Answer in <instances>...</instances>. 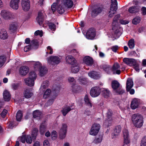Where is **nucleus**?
Instances as JSON below:
<instances>
[{
	"mask_svg": "<svg viewBox=\"0 0 146 146\" xmlns=\"http://www.w3.org/2000/svg\"><path fill=\"white\" fill-rule=\"evenodd\" d=\"M131 121L133 124L137 127H141L143 123V118L141 115L134 114L131 117Z\"/></svg>",
	"mask_w": 146,
	"mask_h": 146,
	"instance_id": "nucleus-1",
	"label": "nucleus"
},
{
	"mask_svg": "<svg viewBox=\"0 0 146 146\" xmlns=\"http://www.w3.org/2000/svg\"><path fill=\"white\" fill-rule=\"evenodd\" d=\"M36 77V73L34 71L29 73V76L25 79V82L26 85L29 86H33L35 84V81Z\"/></svg>",
	"mask_w": 146,
	"mask_h": 146,
	"instance_id": "nucleus-2",
	"label": "nucleus"
},
{
	"mask_svg": "<svg viewBox=\"0 0 146 146\" xmlns=\"http://www.w3.org/2000/svg\"><path fill=\"white\" fill-rule=\"evenodd\" d=\"M1 15L4 19L7 20L13 19L15 17L13 13L5 10H2L1 11Z\"/></svg>",
	"mask_w": 146,
	"mask_h": 146,
	"instance_id": "nucleus-3",
	"label": "nucleus"
},
{
	"mask_svg": "<svg viewBox=\"0 0 146 146\" xmlns=\"http://www.w3.org/2000/svg\"><path fill=\"white\" fill-rule=\"evenodd\" d=\"M100 125L99 124L94 123L91 127L89 133L90 135L95 136L96 135L100 129Z\"/></svg>",
	"mask_w": 146,
	"mask_h": 146,
	"instance_id": "nucleus-4",
	"label": "nucleus"
},
{
	"mask_svg": "<svg viewBox=\"0 0 146 146\" xmlns=\"http://www.w3.org/2000/svg\"><path fill=\"white\" fill-rule=\"evenodd\" d=\"M61 57L52 56L47 58L48 62L50 64H58L60 61Z\"/></svg>",
	"mask_w": 146,
	"mask_h": 146,
	"instance_id": "nucleus-5",
	"label": "nucleus"
},
{
	"mask_svg": "<svg viewBox=\"0 0 146 146\" xmlns=\"http://www.w3.org/2000/svg\"><path fill=\"white\" fill-rule=\"evenodd\" d=\"M100 92V89L99 87H95L91 88L90 93L91 96L96 97L99 95Z\"/></svg>",
	"mask_w": 146,
	"mask_h": 146,
	"instance_id": "nucleus-6",
	"label": "nucleus"
},
{
	"mask_svg": "<svg viewBox=\"0 0 146 146\" xmlns=\"http://www.w3.org/2000/svg\"><path fill=\"white\" fill-rule=\"evenodd\" d=\"M67 125L66 124H62V126L59 132L60 137V139H63L66 137L67 132Z\"/></svg>",
	"mask_w": 146,
	"mask_h": 146,
	"instance_id": "nucleus-7",
	"label": "nucleus"
},
{
	"mask_svg": "<svg viewBox=\"0 0 146 146\" xmlns=\"http://www.w3.org/2000/svg\"><path fill=\"white\" fill-rule=\"evenodd\" d=\"M96 34L95 30L93 28L89 29L86 33V37L89 39H93L95 36Z\"/></svg>",
	"mask_w": 146,
	"mask_h": 146,
	"instance_id": "nucleus-8",
	"label": "nucleus"
},
{
	"mask_svg": "<svg viewBox=\"0 0 146 146\" xmlns=\"http://www.w3.org/2000/svg\"><path fill=\"white\" fill-rule=\"evenodd\" d=\"M21 5L23 9L25 11H27L30 8V2L29 0H22Z\"/></svg>",
	"mask_w": 146,
	"mask_h": 146,
	"instance_id": "nucleus-9",
	"label": "nucleus"
},
{
	"mask_svg": "<svg viewBox=\"0 0 146 146\" xmlns=\"http://www.w3.org/2000/svg\"><path fill=\"white\" fill-rule=\"evenodd\" d=\"M123 132L124 138V143L125 144L128 145L130 142L128 131L127 130L125 129L123 130Z\"/></svg>",
	"mask_w": 146,
	"mask_h": 146,
	"instance_id": "nucleus-10",
	"label": "nucleus"
},
{
	"mask_svg": "<svg viewBox=\"0 0 146 146\" xmlns=\"http://www.w3.org/2000/svg\"><path fill=\"white\" fill-rule=\"evenodd\" d=\"M19 2L20 0H11L10 6L13 9L17 10L19 8Z\"/></svg>",
	"mask_w": 146,
	"mask_h": 146,
	"instance_id": "nucleus-11",
	"label": "nucleus"
},
{
	"mask_svg": "<svg viewBox=\"0 0 146 146\" xmlns=\"http://www.w3.org/2000/svg\"><path fill=\"white\" fill-rule=\"evenodd\" d=\"M120 66L117 63H115L113 65L112 68V71L113 74H119L121 73V70H120Z\"/></svg>",
	"mask_w": 146,
	"mask_h": 146,
	"instance_id": "nucleus-12",
	"label": "nucleus"
},
{
	"mask_svg": "<svg viewBox=\"0 0 146 146\" xmlns=\"http://www.w3.org/2000/svg\"><path fill=\"white\" fill-rule=\"evenodd\" d=\"M29 68L27 66H23L21 67L19 69V72L20 74L25 76L29 72Z\"/></svg>",
	"mask_w": 146,
	"mask_h": 146,
	"instance_id": "nucleus-13",
	"label": "nucleus"
},
{
	"mask_svg": "<svg viewBox=\"0 0 146 146\" xmlns=\"http://www.w3.org/2000/svg\"><path fill=\"white\" fill-rule=\"evenodd\" d=\"M61 3L67 8H71L73 5V2L71 0H62Z\"/></svg>",
	"mask_w": 146,
	"mask_h": 146,
	"instance_id": "nucleus-14",
	"label": "nucleus"
},
{
	"mask_svg": "<svg viewBox=\"0 0 146 146\" xmlns=\"http://www.w3.org/2000/svg\"><path fill=\"white\" fill-rule=\"evenodd\" d=\"M123 61L126 64L130 66H133L136 62L134 59L126 58H124Z\"/></svg>",
	"mask_w": 146,
	"mask_h": 146,
	"instance_id": "nucleus-15",
	"label": "nucleus"
},
{
	"mask_svg": "<svg viewBox=\"0 0 146 146\" xmlns=\"http://www.w3.org/2000/svg\"><path fill=\"white\" fill-rule=\"evenodd\" d=\"M3 98L5 101H9L11 98V95L9 92L7 90H4L3 93Z\"/></svg>",
	"mask_w": 146,
	"mask_h": 146,
	"instance_id": "nucleus-16",
	"label": "nucleus"
},
{
	"mask_svg": "<svg viewBox=\"0 0 146 146\" xmlns=\"http://www.w3.org/2000/svg\"><path fill=\"white\" fill-rule=\"evenodd\" d=\"M66 62L69 64L74 65L76 63V61L75 58L72 56H68L66 58Z\"/></svg>",
	"mask_w": 146,
	"mask_h": 146,
	"instance_id": "nucleus-17",
	"label": "nucleus"
},
{
	"mask_svg": "<svg viewBox=\"0 0 146 146\" xmlns=\"http://www.w3.org/2000/svg\"><path fill=\"white\" fill-rule=\"evenodd\" d=\"M88 75L90 78L94 79H98L100 77L99 74L96 71H92L88 73Z\"/></svg>",
	"mask_w": 146,
	"mask_h": 146,
	"instance_id": "nucleus-18",
	"label": "nucleus"
},
{
	"mask_svg": "<svg viewBox=\"0 0 146 146\" xmlns=\"http://www.w3.org/2000/svg\"><path fill=\"white\" fill-rule=\"evenodd\" d=\"M36 20L40 25H41L42 24L44 21V18L42 12H38V17L36 18Z\"/></svg>",
	"mask_w": 146,
	"mask_h": 146,
	"instance_id": "nucleus-19",
	"label": "nucleus"
},
{
	"mask_svg": "<svg viewBox=\"0 0 146 146\" xmlns=\"http://www.w3.org/2000/svg\"><path fill=\"white\" fill-rule=\"evenodd\" d=\"M33 95L31 90L30 88H27L24 92V96L25 98H31Z\"/></svg>",
	"mask_w": 146,
	"mask_h": 146,
	"instance_id": "nucleus-20",
	"label": "nucleus"
},
{
	"mask_svg": "<svg viewBox=\"0 0 146 146\" xmlns=\"http://www.w3.org/2000/svg\"><path fill=\"white\" fill-rule=\"evenodd\" d=\"M18 24L16 22H14L11 23L9 25V30L10 32H14L16 30Z\"/></svg>",
	"mask_w": 146,
	"mask_h": 146,
	"instance_id": "nucleus-21",
	"label": "nucleus"
},
{
	"mask_svg": "<svg viewBox=\"0 0 146 146\" xmlns=\"http://www.w3.org/2000/svg\"><path fill=\"white\" fill-rule=\"evenodd\" d=\"M84 62L88 66L92 65L93 61L92 58L89 56L85 57L83 59Z\"/></svg>",
	"mask_w": 146,
	"mask_h": 146,
	"instance_id": "nucleus-22",
	"label": "nucleus"
},
{
	"mask_svg": "<svg viewBox=\"0 0 146 146\" xmlns=\"http://www.w3.org/2000/svg\"><path fill=\"white\" fill-rule=\"evenodd\" d=\"M71 107L72 106L70 107L67 106H64L62 107V110L61 111L64 116H65L66 114L72 109L71 108Z\"/></svg>",
	"mask_w": 146,
	"mask_h": 146,
	"instance_id": "nucleus-23",
	"label": "nucleus"
},
{
	"mask_svg": "<svg viewBox=\"0 0 146 146\" xmlns=\"http://www.w3.org/2000/svg\"><path fill=\"white\" fill-rule=\"evenodd\" d=\"M67 8L62 3L60 4L57 7L58 12L60 14L63 13Z\"/></svg>",
	"mask_w": 146,
	"mask_h": 146,
	"instance_id": "nucleus-24",
	"label": "nucleus"
},
{
	"mask_svg": "<svg viewBox=\"0 0 146 146\" xmlns=\"http://www.w3.org/2000/svg\"><path fill=\"white\" fill-rule=\"evenodd\" d=\"M139 104V100L137 99L134 98L132 101L131 104V108L133 109H135L138 107Z\"/></svg>",
	"mask_w": 146,
	"mask_h": 146,
	"instance_id": "nucleus-25",
	"label": "nucleus"
},
{
	"mask_svg": "<svg viewBox=\"0 0 146 146\" xmlns=\"http://www.w3.org/2000/svg\"><path fill=\"white\" fill-rule=\"evenodd\" d=\"M8 34L6 31L4 29L0 30V38L4 40L8 37Z\"/></svg>",
	"mask_w": 146,
	"mask_h": 146,
	"instance_id": "nucleus-26",
	"label": "nucleus"
},
{
	"mask_svg": "<svg viewBox=\"0 0 146 146\" xmlns=\"http://www.w3.org/2000/svg\"><path fill=\"white\" fill-rule=\"evenodd\" d=\"M103 70L108 74H110L111 73L112 68L108 65H104L103 67Z\"/></svg>",
	"mask_w": 146,
	"mask_h": 146,
	"instance_id": "nucleus-27",
	"label": "nucleus"
},
{
	"mask_svg": "<svg viewBox=\"0 0 146 146\" xmlns=\"http://www.w3.org/2000/svg\"><path fill=\"white\" fill-rule=\"evenodd\" d=\"M133 85V82L132 79L129 78L127 80L126 84V89L129 90V88H131Z\"/></svg>",
	"mask_w": 146,
	"mask_h": 146,
	"instance_id": "nucleus-28",
	"label": "nucleus"
},
{
	"mask_svg": "<svg viewBox=\"0 0 146 146\" xmlns=\"http://www.w3.org/2000/svg\"><path fill=\"white\" fill-rule=\"evenodd\" d=\"M121 127L120 125L116 126L114 129V132L113 134L115 137L118 135L121 131Z\"/></svg>",
	"mask_w": 146,
	"mask_h": 146,
	"instance_id": "nucleus-29",
	"label": "nucleus"
},
{
	"mask_svg": "<svg viewBox=\"0 0 146 146\" xmlns=\"http://www.w3.org/2000/svg\"><path fill=\"white\" fill-rule=\"evenodd\" d=\"M120 84L117 80L113 81L111 83V86L114 91L120 87Z\"/></svg>",
	"mask_w": 146,
	"mask_h": 146,
	"instance_id": "nucleus-30",
	"label": "nucleus"
},
{
	"mask_svg": "<svg viewBox=\"0 0 146 146\" xmlns=\"http://www.w3.org/2000/svg\"><path fill=\"white\" fill-rule=\"evenodd\" d=\"M84 100L85 104L90 108H91L92 106V104L91 100L87 95L85 96L84 98Z\"/></svg>",
	"mask_w": 146,
	"mask_h": 146,
	"instance_id": "nucleus-31",
	"label": "nucleus"
},
{
	"mask_svg": "<svg viewBox=\"0 0 146 146\" xmlns=\"http://www.w3.org/2000/svg\"><path fill=\"white\" fill-rule=\"evenodd\" d=\"M79 66L77 63H75L74 65H72L71 71L73 73H77L79 71Z\"/></svg>",
	"mask_w": 146,
	"mask_h": 146,
	"instance_id": "nucleus-32",
	"label": "nucleus"
},
{
	"mask_svg": "<svg viewBox=\"0 0 146 146\" xmlns=\"http://www.w3.org/2000/svg\"><path fill=\"white\" fill-rule=\"evenodd\" d=\"M102 11V9L100 7H98L93 10L91 13L92 16H96L98 13H100Z\"/></svg>",
	"mask_w": 146,
	"mask_h": 146,
	"instance_id": "nucleus-33",
	"label": "nucleus"
},
{
	"mask_svg": "<svg viewBox=\"0 0 146 146\" xmlns=\"http://www.w3.org/2000/svg\"><path fill=\"white\" fill-rule=\"evenodd\" d=\"M103 94L105 98H108L111 95L110 92L107 89H104L102 90Z\"/></svg>",
	"mask_w": 146,
	"mask_h": 146,
	"instance_id": "nucleus-34",
	"label": "nucleus"
},
{
	"mask_svg": "<svg viewBox=\"0 0 146 146\" xmlns=\"http://www.w3.org/2000/svg\"><path fill=\"white\" fill-rule=\"evenodd\" d=\"M40 75L41 76H44L47 72V70L46 68L44 67H42L39 70Z\"/></svg>",
	"mask_w": 146,
	"mask_h": 146,
	"instance_id": "nucleus-35",
	"label": "nucleus"
},
{
	"mask_svg": "<svg viewBox=\"0 0 146 146\" xmlns=\"http://www.w3.org/2000/svg\"><path fill=\"white\" fill-rule=\"evenodd\" d=\"M117 9L116 8H113L112 7H110L108 12V15L110 17H112L113 15L115 14Z\"/></svg>",
	"mask_w": 146,
	"mask_h": 146,
	"instance_id": "nucleus-36",
	"label": "nucleus"
},
{
	"mask_svg": "<svg viewBox=\"0 0 146 146\" xmlns=\"http://www.w3.org/2000/svg\"><path fill=\"white\" fill-rule=\"evenodd\" d=\"M46 125L44 123H42L40 127L39 131L41 135L44 134L46 129Z\"/></svg>",
	"mask_w": 146,
	"mask_h": 146,
	"instance_id": "nucleus-37",
	"label": "nucleus"
},
{
	"mask_svg": "<svg viewBox=\"0 0 146 146\" xmlns=\"http://www.w3.org/2000/svg\"><path fill=\"white\" fill-rule=\"evenodd\" d=\"M128 11L131 13H135L138 12V9L136 6H132L129 8Z\"/></svg>",
	"mask_w": 146,
	"mask_h": 146,
	"instance_id": "nucleus-38",
	"label": "nucleus"
},
{
	"mask_svg": "<svg viewBox=\"0 0 146 146\" xmlns=\"http://www.w3.org/2000/svg\"><path fill=\"white\" fill-rule=\"evenodd\" d=\"M30 45L32 47L36 48L38 46V42L36 40H33L31 42Z\"/></svg>",
	"mask_w": 146,
	"mask_h": 146,
	"instance_id": "nucleus-39",
	"label": "nucleus"
},
{
	"mask_svg": "<svg viewBox=\"0 0 146 146\" xmlns=\"http://www.w3.org/2000/svg\"><path fill=\"white\" fill-rule=\"evenodd\" d=\"M114 92L117 95H121L125 93V90L122 88H118L114 91Z\"/></svg>",
	"mask_w": 146,
	"mask_h": 146,
	"instance_id": "nucleus-40",
	"label": "nucleus"
},
{
	"mask_svg": "<svg viewBox=\"0 0 146 146\" xmlns=\"http://www.w3.org/2000/svg\"><path fill=\"white\" fill-rule=\"evenodd\" d=\"M41 113L38 110L35 111L33 113V116L34 118H40V116L41 115Z\"/></svg>",
	"mask_w": 146,
	"mask_h": 146,
	"instance_id": "nucleus-41",
	"label": "nucleus"
},
{
	"mask_svg": "<svg viewBox=\"0 0 146 146\" xmlns=\"http://www.w3.org/2000/svg\"><path fill=\"white\" fill-rule=\"evenodd\" d=\"M38 133V129L37 128H34L32 132V137L33 139H35Z\"/></svg>",
	"mask_w": 146,
	"mask_h": 146,
	"instance_id": "nucleus-42",
	"label": "nucleus"
},
{
	"mask_svg": "<svg viewBox=\"0 0 146 146\" xmlns=\"http://www.w3.org/2000/svg\"><path fill=\"white\" fill-rule=\"evenodd\" d=\"M113 123L112 118L110 119L107 118L104 122V124L107 127L110 126Z\"/></svg>",
	"mask_w": 146,
	"mask_h": 146,
	"instance_id": "nucleus-43",
	"label": "nucleus"
},
{
	"mask_svg": "<svg viewBox=\"0 0 146 146\" xmlns=\"http://www.w3.org/2000/svg\"><path fill=\"white\" fill-rule=\"evenodd\" d=\"M23 117L22 111H19L17 113L16 115V119L18 121H21Z\"/></svg>",
	"mask_w": 146,
	"mask_h": 146,
	"instance_id": "nucleus-44",
	"label": "nucleus"
},
{
	"mask_svg": "<svg viewBox=\"0 0 146 146\" xmlns=\"http://www.w3.org/2000/svg\"><path fill=\"white\" fill-rule=\"evenodd\" d=\"M49 82L47 80L43 82L40 87V89H45L49 85Z\"/></svg>",
	"mask_w": 146,
	"mask_h": 146,
	"instance_id": "nucleus-45",
	"label": "nucleus"
},
{
	"mask_svg": "<svg viewBox=\"0 0 146 146\" xmlns=\"http://www.w3.org/2000/svg\"><path fill=\"white\" fill-rule=\"evenodd\" d=\"M6 60V58L5 56H0V68L3 66Z\"/></svg>",
	"mask_w": 146,
	"mask_h": 146,
	"instance_id": "nucleus-46",
	"label": "nucleus"
},
{
	"mask_svg": "<svg viewBox=\"0 0 146 146\" xmlns=\"http://www.w3.org/2000/svg\"><path fill=\"white\" fill-rule=\"evenodd\" d=\"M110 7L117 9V3L116 0H111Z\"/></svg>",
	"mask_w": 146,
	"mask_h": 146,
	"instance_id": "nucleus-47",
	"label": "nucleus"
},
{
	"mask_svg": "<svg viewBox=\"0 0 146 146\" xmlns=\"http://www.w3.org/2000/svg\"><path fill=\"white\" fill-rule=\"evenodd\" d=\"M120 15H117L115 16L114 18L113 21L112 23L113 27L116 25L117 21L119 20L120 18ZM113 30H114V27L112 28Z\"/></svg>",
	"mask_w": 146,
	"mask_h": 146,
	"instance_id": "nucleus-48",
	"label": "nucleus"
},
{
	"mask_svg": "<svg viewBox=\"0 0 146 146\" xmlns=\"http://www.w3.org/2000/svg\"><path fill=\"white\" fill-rule=\"evenodd\" d=\"M51 93V90L48 89L45 92L43 95V97L44 99H46L48 98L50 96Z\"/></svg>",
	"mask_w": 146,
	"mask_h": 146,
	"instance_id": "nucleus-49",
	"label": "nucleus"
},
{
	"mask_svg": "<svg viewBox=\"0 0 146 146\" xmlns=\"http://www.w3.org/2000/svg\"><path fill=\"white\" fill-rule=\"evenodd\" d=\"M102 140V136L99 135L95 138V139L93 141V143L95 144H97L100 143Z\"/></svg>",
	"mask_w": 146,
	"mask_h": 146,
	"instance_id": "nucleus-50",
	"label": "nucleus"
},
{
	"mask_svg": "<svg viewBox=\"0 0 146 146\" xmlns=\"http://www.w3.org/2000/svg\"><path fill=\"white\" fill-rule=\"evenodd\" d=\"M42 67L41 64L39 62H35L34 68L35 70H39Z\"/></svg>",
	"mask_w": 146,
	"mask_h": 146,
	"instance_id": "nucleus-51",
	"label": "nucleus"
},
{
	"mask_svg": "<svg viewBox=\"0 0 146 146\" xmlns=\"http://www.w3.org/2000/svg\"><path fill=\"white\" fill-rule=\"evenodd\" d=\"M79 88V87L78 86L76 85H74L72 86L71 89L73 93H76L77 92Z\"/></svg>",
	"mask_w": 146,
	"mask_h": 146,
	"instance_id": "nucleus-52",
	"label": "nucleus"
},
{
	"mask_svg": "<svg viewBox=\"0 0 146 146\" xmlns=\"http://www.w3.org/2000/svg\"><path fill=\"white\" fill-rule=\"evenodd\" d=\"M128 46L129 48L132 49L135 46L134 41V39H131L128 42Z\"/></svg>",
	"mask_w": 146,
	"mask_h": 146,
	"instance_id": "nucleus-53",
	"label": "nucleus"
},
{
	"mask_svg": "<svg viewBox=\"0 0 146 146\" xmlns=\"http://www.w3.org/2000/svg\"><path fill=\"white\" fill-rule=\"evenodd\" d=\"M140 18L139 17H137L133 20L132 23L133 24L136 25L139 23L140 21Z\"/></svg>",
	"mask_w": 146,
	"mask_h": 146,
	"instance_id": "nucleus-54",
	"label": "nucleus"
},
{
	"mask_svg": "<svg viewBox=\"0 0 146 146\" xmlns=\"http://www.w3.org/2000/svg\"><path fill=\"white\" fill-rule=\"evenodd\" d=\"M140 146H146V136L144 137L141 140Z\"/></svg>",
	"mask_w": 146,
	"mask_h": 146,
	"instance_id": "nucleus-55",
	"label": "nucleus"
},
{
	"mask_svg": "<svg viewBox=\"0 0 146 146\" xmlns=\"http://www.w3.org/2000/svg\"><path fill=\"white\" fill-rule=\"evenodd\" d=\"M26 141L27 143L31 144L32 143V140L30 135H26Z\"/></svg>",
	"mask_w": 146,
	"mask_h": 146,
	"instance_id": "nucleus-56",
	"label": "nucleus"
},
{
	"mask_svg": "<svg viewBox=\"0 0 146 146\" xmlns=\"http://www.w3.org/2000/svg\"><path fill=\"white\" fill-rule=\"evenodd\" d=\"M139 64L137 63L136 62H135V64L133 65V68L137 72H139Z\"/></svg>",
	"mask_w": 146,
	"mask_h": 146,
	"instance_id": "nucleus-57",
	"label": "nucleus"
},
{
	"mask_svg": "<svg viewBox=\"0 0 146 146\" xmlns=\"http://www.w3.org/2000/svg\"><path fill=\"white\" fill-rule=\"evenodd\" d=\"M49 29L51 30L54 31L56 29V26L55 24L52 23L49 24Z\"/></svg>",
	"mask_w": 146,
	"mask_h": 146,
	"instance_id": "nucleus-58",
	"label": "nucleus"
},
{
	"mask_svg": "<svg viewBox=\"0 0 146 146\" xmlns=\"http://www.w3.org/2000/svg\"><path fill=\"white\" fill-rule=\"evenodd\" d=\"M54 98H52L49 99V100L46 104V106H48L52 104L54 101Z\"/></svg>",
	"mask_w": 146,
	"mask_h": 146,
	"instance_id": "nucleus-59",
	"label": "nucleus"
},
{
	"mask_svg": "<svg viewBox=\"0 0 146 146\" xmlns=\"http://www.w3.org/2000/svg\"><path fill=\"white\" fill-rule=\"evenodd\" d=\"M57 134L56 131H53L51 133V137L52 139H55L57 137Z\"/></svg>",
	"mask_w": 146,
	"mask_h": 146,
	"instance_id": "nucleus-60",
	"label": "nucleus"
},
{
	"mask_svg": "<svg viewBox=\"0 0 146 146\" xmlns=\"http://www.w3.org/2000/svg\"><path fill=\"white\" fill-rule=\"evenodd\" d=\"M20 86V84L18 83L13 84L12 85V88L14 90L17 89Z\"/></svg>",
	"mask_w": 146,
	"mask_h": 146,
	"instance_id": "nucleus-61",
	"label": "nucleus"
},
{
	"mask_svg": "<svg viewBox=\"0 0 146 146\" xmlns=\"http://www.w3.org/2000/svg\"><path fill=\"white\" fill-rule=\"evenodd\" d=\"M26 136L23 135L21 137H19L18 138L23 143H25L26 141Z\"/></svg>",
	"mask_w": 146,
	"mask_h": 146,
	"instance_id": "nucleus-62",
	"label": "nucleus"
},
{
	"mask_svg": "<svg viewBox=\"0 0 146 146\" xmlns=\"http://www.w3.org/2000/svg\"><path fill=\"white\" fill-rule=\"evenodd\" d=\"M47 53H48L50 54H52L53 53V49L50 46H48L47 47Z\"/></svg>",
	"mask_w": 146,
	"mask_h": 146,
	"instance_id": "nucleus-63",
	"label": "nucleus"
},
{
	"mask_svg": "<svg viewBox=\"0 0 146 146\" xmlns=\"http://www.w3.org/2000/svg\"><path fill=\"white\" fill-rule=\"evenodd\" d=\"M7 112V110L5 109H4L1 114V116L3 118H4V117H5Z\"/></svg>",
	"mask_w": 146,
	"mask_h": 146,
	"instance_id": "nucleus-64",
	"label": "nucleus"
}]
</instances>
